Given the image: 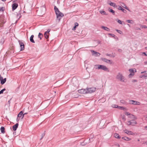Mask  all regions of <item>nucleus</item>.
I'll return each instance as SVG.
<instances>
[{"label":"nucleus","instance_id":"1","mask_svg":"<svg viewBox=\"0 0 147 147\" xmlns=\"http://www.w3.org/2000/svg\"><path fill=\"white\" fill-rule=\"evenodd\" d=\"M54 10L57 15V18L60 20L61 18L63 16V14L58 9L56 6L54 7Z\"/></svg>","mask_w":147,"mask_h":147},{"label":"nucleus","instance_id":"2","mask_svg":"<svg viewBox=\"0 0 147 147\" xmlns=\"http://www.w3.org/2000/svg\"><path fill=\"white\" fill-rule=\"evenodd\" d=\"M116 78L121 82H125V77L120 73H119L117 74L116 76Z\"/></svg>","mask_w":147,"mask_h":147},{"label":"nucleus","instance_id":"3","mask_svg":"<svg viewBox=\"0 0 147 147\" xmlns=\"http://www.w3.org/2000/svg\"><path fill=\"white\" fill-rule=\"evenodd\" d=\"M94 67L96 69H101L106 71H109L108 69L104 65H95Z\"/></svg>","mask_w":147,"mask_h":147},{"label":"nucleus","instance_id":"4","mask_svg":"<svg viewBox=\"0 0 147 147\" xmlns=\"http://www.w3.org/2000/svg\"><path fill=\"white\" fill-rule=\"evenodd\" d=\"M46 11V9L44 6L41 7L40 9L38 11L39 15L40 16H42L43 15Z\"/></svg>","mask_w":147,"mask_h":147},{"label":"nucleus","instance_id":"5","mask_svg":"<svg viewBox=\"0 0 147 147\" xmlns=\"http://www.w3.org/2000/svg\"><path fill=\"white\" fill-rule=\"evenodd\" d=\"M129 71L130 73L128 75V77L129 78H131L134 75V73L136 72V70L135 68L131 69L129 70Z\"/></svg>","mask_w":147,"mask_h":147},{"label":"nucleus","instance_id":"6","mask_svg":"<svg viewBox=\"0 0 147 147\" xmlns=\"http://www.w3.org/2000/svg\"><path fill=\"white\" fill-rule=\"evenodd\" d=\"M87 93H91L95 91L96 88L94 87L91 88H87Z\"/></svg>","mask_w":147,"mask_h":147},{"label":"nucleus","instance_id":"7","mask_svg":"<svg viewBox=\"0 0 147 147\" xmlns=\"http://www.w3.org/2000/svg\"><path fill=\"white\" fill-rule=\"evenodd\" d=\"M90 51L92 53V56L95 57H99L100 55V54L98 52H97L93 50H91Z\"/></svg>","mask_w":147,"mask_h":147},{"label":"nucleus","instance_id":"8","mask_svg":"<svg viewBox=\"0 0 147 147\" xmlns=\"http://www.w3.org/2000/svg\"><path fill=\"white\" fill-rule=\"evenodd\" d=\"M129 103L130 104L137 105H140V102L134 100H130L129 101Z\"/></svg>","mask_w":147,"mask_h":147},{"label":"nucleus","instance_id":"9","mask_svg":"<svg viewBox=\"0 0 147 147\" xmlns=\"http://www.w3.org/2000/svg\"><path fill=\"white\" fill-rule=\"evenodd\" d=\"M124 132L129 135H134L135 133L132 131L128 130L127 129H125L123 130Z\"/></svg>","mask_w":147,"mask_h":147},{"label":"nucleus","instance_id":"10","mask_svg":"<svg viewBox=\"0 0 147 147\" xmlns=\"http://www.w3.org/2000/svg\"><path fill=\"white\" fill-rule=\"evenodd\" d=\"M125 115L128 116V117L130 118L131 119H135V117L134 115L128 112H126L125 113Z\"/></svg>","mask_w":147,"mask_h":147},{"label":"nucleus","instance_id":"11","mask_svg":"<svg viewBox=\"0 0 147 147\" xmlns=\"http://www.w3.org/2000/svg\"><path fill=\"white\" fill-rule=\"evenodd\" d=\"M101 59L103 61L107 63L112 64L113 63L112 61H111L105 58H101Z\"/></svg>","mask_w":147,"mask_h":147},{"label":"nucleus","instance_id":"12","mask_svg":"<svg viewBox=\"0 0 147 147\" xmlns=\"http://www.w3.org/2000/svg\"><path fill=\"white\" fill-rule=\"evenodd\" d=\"M18 42H19V44L20 46V47H21L20 51H22L24 49V43L23 42H22L20 40H18Z\"/></svg>","mask_w":147,"mask_h":147},{"label":"nucleus","instance_id":"13","mask_svg":"<svg viewBox=\"0 0 147 147\" xmlns=\"http://www.w3.org/2000/svg\"><path fill=\"white\" fill-rule=\"evenodd\" d=\"M78 92L79 93L81 94H86L87 93V89H82L81 90H79Z\"/></svg>","mask_w":147,"mask_h":147},{"label":"nucleus","instance_id":"14","mask_svg":"<svg viewBox=\"0 0 147 147\" xmlns=\"http://www.w3.org/2000/svg\"><path fill=\"white\" fill-rule=\"evenodd\" d=\"M18 117L19 118H21V119H23L24 117V115H23V112L22 111H20L18 114Z\"/></svg>","mask_w":147,"mask_h":147},{"label":"nucleus","instance_id":"15","mask_svg":"<svg viewBox=\"0 0 147 147\" xmlns=\"http://www.w3.org/2000/svg\"><path fill=\"white\" fill-rule=\"evenodd\" d=\"M18 4L17 3H14L12 5V7L13 10H15L18 7Z\"/></svg>","mask_w":147,"mask_h":147},{"label":"nucleus","instance_id":"16","mask_svg":"<svg viewBox=\"0 0 147 147\" xmlns=\"http://www.w3.org/2000/svg\"><path fill=\"white\" fill-rule=\"evenodd\" d=\"M121 5L123 8L125 9H127L129 11H130V10H129L128 8L126 6V5L124 3H121Z\"/></svg>","mask_w":147,"mask_h":147},{"label":"nucleus","instance_id":"17","mask_svg":"<svg viewBox=\"0 0 147 147\" xmlns=\"http://www.w3.org/2000/svg\"><path fill=\"white\" fill-rule=\"evenodd\" d=\"M18 123H17L14 125L13 126V130L14 131H16V130L17 127H18Z\"/></svg>","mask_w":147,"mask_h":147},{"label":"nucleus","instance_id":"18","mask_svg":"<svg viewBox=\"0 0 147 147\" xmlns=\"http://www.w3.org/2000/svg\"><path fill=\"white\" fill-rule=\"evenodd\" d=\"M34 37V35H32L31 36H30V40L31 42L33 43H34L35 41L33 39Z\"/></svg>","mask_w":147,"mask_h":147},{"label":"nucleus","instance_id":"19","mask_svg":"<svg viewBox=\"0 0 147 147\" xmlns=\"http://www.w3.org/2000/svg\"><path fill=\"white\" fill-rule=\"evenodd\" d=\"M101 28L102 29L106 31H109L110 30L109 29L107 28V27L104 26H102Z\"/></svg>","mask_w":147,"mask_h":147},{"label":"nucleus","instance_id":"20","mask_svg":"<svg viewBox=\"0 0 147 147\" xmlns=\"http://www.w3.org/2000/svg\"><path fill=\"white\" fill-rule=\"evenodd\" d=\"M131 125L133 126L135 125L136 124H137L136 122L134 121V119H133L131 121Z\"/></svg>","mask_w":147,"mask_h":147},{"label":"nucleus","instance_id":"21","mask_svg":"<svg viewBox=\"0 0 147 147\" xmlns=\"http://www.w3.org/2000/svg\"><path fill=\"white\" fill-rule=\"evenodd\" d=\"M118 9L119 10L122 11L125 13H126V10L123 9L121 6H119Z\"/></svg>","mask_w":147,"mask_h":147},{"label":"nucleus","instance_id":"22","mask_svg":"<svg viewBox=\"0 0 147 147\" xmlns=\"http://www.w3.org/2000/svg\"><path fill=\"white\" fill-rule=\"evenodd\" d=\"M122 138L123 140L127 141H130L131 140V139L127 137H123Z\"/></svg>","mask_w":147,"mask_h":147},{"label":"nucleus","instance_id":"23","mask_svg":"<svg viewBox=\"0 0 147 147\" xmlns=\"http://www.w3.org/2000/svg\"><path fill=\"white\" fill-rule=\"evenodd\" d=\"M99 12L102 15H107V14L106 13V12L103 10H100Z\"/></svg>","mask_w":147,"mask_h":147},{"label":"nucleus","instance_id":"24","mask_svg":"<svg viewBox=\"0 0 147 147\" xmlns=\"http://www.w3.org/2000/svg\"><path fill=\"white\" fill-rule=\"evenodd\" d=\"M0 130L2 133L4 134L5 133V128L3 127H1V128Z\"/></svg>","mask_w":147,"mask_h":147},{"label":"nucleus","instance_id":"25","mask_svg":"<svg viewBox=\"0 0 147 147\" xmlns=\"http://www.w3.org/2000/svg\"><path fill=\"white\" fill-rule=\"evenodd\" d=\"M6 78L3 79V80H1V84H4L6 82Z\"/></svg>","mask_w":147,"mask_h":147},{"label":"nucleus","instance_id":"26","mask_svg":"<svg viewBox=\"0 0 147 147\" xmlns=\"http://www.w3.org/2000/svg\"><path fill=\"white\" fill-rule=\"evenodd\" d=\"M116 21H117V22L119 24H125V23H124V22H122L121 20H119L117 19L116 20Z\"/></svg>","mask_w":147,"mask_h":147},{"label":"nucleus","instance_id":"27","mask_svg":"<svg viewBox=\"0 0 147 147\" xmlns=\"http://www.w3.org/2000/svg\"><path fill=\"white\" fill-rule=\"evenodd\" d=\"M114 136L115 138L118 139L120 138L119 135L117 133H115L114 134Z\"/></svg>","mask_w":147,"mask_h":147},{"label":"nucleus","instance_id":"28","mask_svg":"<svg viewBox=\"0 0 147 147\" xmlns=\"http://www.w3.org/2000/svg\"><path fill=\"white\" fill-rule=\"evenodd\" d=\"M109 4L111 6L115 7L116 6V4L115 3L111 2Z\"/></svg>","mask_w":147,"mask_h":147},{"label":"nucleus","instance_id":"29","mask_svg":"<svg viewBox=\"0 0 147 147\" xmlns=\"http://www.w3.org/2000/svg\"><path fill=\"white\" fill-rule=\"evenodd\" d=\"M126 21L128 23H131V24H133L134 23L133 21L131 20H127Z\"/></svg>","mask_w":147,"mask_h":147},{"label":"nucleus","instance_id":"30","mask_svg":"<svg viewBox=\"0 0 147 147\" xmlns=\"http://www.w3.org/2000/svg\"><path fill=\"white\" fill-rule=\"evenodd\" d=\"M44 36L45 38L47 39L49 38V34H48L45 33Z\"/></svg>","mask_w":147,"mask_h":147},{"label":"nucleus","instance_id":"31","mask_svg":"<svg viewBox=\"0 0 147 147\" xmlns=\"http://www.w3.org/2000/svg\"><path fill=\"white\" fill-rule=\"evenodd\" d=\"M121 117L122 118V119L124 121H125V118L124 115H121Z\"/></svg>","mask_w":147,"mask_h":147},{"label":"nucleus","instance_id":"32","mask_svg":"<svg viewBox=\"0 0 147 147\" xmlns=\"http://www.w3.org/2000/svg\"><path fill=\"white\" fill-rule=\"evenodd\" d=\"M120 102L121 103H123L124 104L126 105L127 104V103L124 100H121L120 101Z\"/></svg>","mask_w":147,"mask_h":147},{"label":"nucleus","instance_id":"33","mask_svg":"<svg viewBox=\"0 0 147 147\" xmlns=\"http://www.w3.org/2000/svg\"><path fill=\"white\" fill-rule=\"evenodd\" d=\"M42 34L40 33H39V34H38V37L39 38H40V39L41 40L42 38Z\"/></svg>","mask_w":147,"mask_h":147},{"label":"nucleus","instance_id":"34","mask_svg":"<svg viewBox=\"0 0 147 147\" xmlns=\"http://www.w3.org/2000/svg\"><path fill=\"white\" fill-rule=\"evenodd\" d=\"M146 76H147L146 75H142L140 76V77L142 78H146Z\"/></svg>","mask_w":147,"mask_h":147},{"label":"nucleus","instance_id":"35","mask_svg":"<svg viewBox=\"0 0 147 147\" xmlns=\"http://www.w3.org/2000/svg\"><path fill=\"white\" fill-rule=\"evenodd\" d=\"M5 88H4L0 91V94L3 93V92L5 90Z\"/></svg>","mask_w":147,"mask_h":147},{"label":"nucleus","instance_id":"36","mask_svg":"<svg viewBox=\"0 0 147 147\" xmlns=\"http://www.w3.org/2000/svg\"><path fill=\"white\" fill-rule=\"evenodd\" d=\"M112 107L114 108H117L118 106L116 105H112Z\"/></svg>","mask_w":147,"mask_h":147},{"label":"nucleus","instance_id":"37","mask_svg":"<svg viewBox=\"0 0 147 147\" xmlns=\"http://www.w3.org/2000/svg\"><path fill=\"white\" fill-rule=\"evenodd\" d=\"M109 11L110 12H111V13H112L113 14H115V11L113 10V9H110V10H109Z\"/></svg>","mask_w":147,"mask_h":147},{"label":"nucleus","instance_id":"38","mask_svg":"<svg viewBox=\"0 0 147 147\" xmlns=\"http://www.w3.org/2000/svg\"><path fill=\"white\" fill-rule=\"evenodd\" d=\"M116 30L120 34H121L122 33V32L121 31H120V30H118L117 29Z\"/></svg>","mask_w":147,"mask_h":147},{"label":"nucleus","instance_id":"39","mask_svg":"<svg viewBox=\"0 0 147 147\" xmlns=\"http://www.w3.org/2000/svg\"><path fill=\"white\" fill-rule=\"evenodd\" d=\"M127 125H131V121H128L127 123Z\"/></svg>","mask_w":147,"mask_h":147},{"label":"nucleus","instance_id":"40","mask_svg":"<svg viewBox=\"0 0 147 147\" xmlns=\"http://www.w3.org/2000/svg\"><path fill=\"white\" fill-rule=\"evenodd\" d=\"M141 27L142 28H147V27L145 26V25H142V26H141Z\"/></svg>","mask_w":147,"mask_h":147},{"label":"nucleus","instance_id":"41","mask_svg":"<svg viewBox=\"0 0 147 147\" xmlns=\"http://www.w3.org/2000/svg\"><path fill=\"white\" fill-rule=\"evenodd\" d=\"M141 74H147V71H142L141 72Z\"/></svg>","mask_w":147,"mask_h":147},{"label":"nucleus","instance_id":"42","mask_svg":"<svg viewBox=\"0 0 147 147\" xmlns=\"http://www.w3.org/2000/svg\"><path fill=\"white\" fill-rule=\"evenodd\" d=\"M50 29H48V30H47V31L45 32V33L48 34H49V33L50 32Z\"/></svg>","mask_w":147,"mask_h":147},{"label":"nucleus","instance_id":"43","mask_svg":"<svg viewBox=\"0 0 147 147\" xmlns=\"http://www.w3.org/2000/svg\"><path fill=\"white\" fill-rule=\"evenodd\" d=\"M93 137V136L92 135H91L90 137L89 140L91 141V140H90L91 139H92Z\"/></svg>","mask_w":147,"mask_h":147},{"label":"nucleus","instance_id":"44","mask_svg":"<svg viewBox=\"0 0 147 147\" xmlns=\"http://www.w3.org/2000/svg\"><path fill=\"white\" fill-rule=\"evenodd\" d=\"M108 34L109 35H111V36H112L113 37H114V36H115V35L114 34H111V33H109V34Z\"/></svg>","mask_w":147,"mask_h":147},{"label":"nucleus","instance_id":"45","mask_svg":"<svg viewBox=\"0 0 147 147\" xmlns=\"http://www.w3.org/2000/svg\"><path fill=\"white\" fill-rule=\"evenodd\" d=\"M19 17L18 19H19L21 17L20 13L18 14L17 15V17Z\"/></svg>","mask_w":147,"mask_h":147},{"label":"nucleus","instance_id":"46","mask_svg":"<svg viewBox=\"0 0 147 147\" xmlns=\"http://www.w3.org/2000/svg\"><path fill=\"white\" fill-rule=\"evenodd\" d=\"M75 24V26H76V27L78 26V23L76 22Z\"/></svg>","mask_w":147,"mask_h":147},{"label":"nucleus","instance_id":"47","mask_svg":"<svg viewBox=\"0 0 147 147\" xmlns=\"http://www.w3.org/2000/svg\"><path fill=\"white\" fill-rule=\"evenodd\" d=\"M118 51L119 52H122V50L120 49H118Z\"/></svg>","mask_w":147,"mask_h":147},{"label":"nucleus","instance_id":"48","mask_svg":"<svg viewBox=\"0 0 147 147\" xmlns=\"http://www.w3.org/2000/svg\"><path fill=\"white\" fill-rule=\"evenodd\" d=\"M142 54H144L145 56H147V54H146L145 52L142 53Z\"/></svg>","mask_w":147,"mask_h":147},{"label":"nucleus","instance_id":"49","mask_svg":"<svg viewBox=\"0 0 147 147\" xmlns=\"http://www.w3.org/2000/svg\"><path fill=\"white\" fill-rule=\"evenodd\" d=\"M76 26H74L73 28H72V30H76Z\"/></svg>","mask_w":147,"mask_h":147},{"label":"nucleus","instance_id":"50","mask_svg":"<svg viewBox=\"0 0 147 147\" xmlns=\"http://www.w3.org/2000/svg\"><path fill=\"white\" fill-rule=\"evenodd\" d=\"M19 117H17V122L19 120H20V118H19Z\"/></svg>","mask_w":147,"mask_h":147},{"label":"nucleus","instance_id":"51","mask_svg":"<svg viewBox=\"0 0 147 147\" xmlns=\"http://www.w3.org/2000/svg\"><path fill=\"white\" fill-rule=\"evenodd\" d=\"M3 77H2L0 76V80H1H1H3Z\"/></svg>","mask_w":147,"mask_h":147},{"label":"nucleus","instance_id":"52","mask_svg":"<svg viewBox=\"0 0 147 147\" xmlns=\"http://www.w3.org/2000/svg\"><path fill=\"white\" fill-rule=\"evenodd\" d=\"M115 54H113L112 56H111V57H115Z\"/></svg>","mask_w":147,"mask_h":147},{"label":"nucleus","instance_id":"53","mask_svg":"<svg viewBox=\"0 0 147 147\" xmlns=\"http://www.w3.org/2000/svg\"><path fill=\"white\" fill-rule=\"evenodd\" d=\"M45 135V134H42V138H41V139L44 137Z\"/></svg>","mask_w":147,"mask_h":147},{"label":"nucleus","instance_id":"54","mask_svg":"<svg viewBox=\"0 0 147 147\" xmlns=\"http://www.w3.org/2000/svg\"><path fill=\"white\" fill-rule=\"evenodd\" d=\"M3 7L1 8L0 9V11H3Z\"/></svg>","mask_w":147,"mask_h":147},{"label":"nucleus","instance_id":"55","mask_svg":"<svg viewBox=\"0 0 147 147\" xmlns=\"http://www.w3.org/2000/svg\"><path fill=\"white\" fill-rule=\"evenodd\" d=\"M137 82V80H132L133 82Z\"/></svg>","mask_w":147,"mask_h":147},{"label":"nucleus","instance_id":"56","mask_svg":"<svg viewBox=\"0 0 147 147\" xmlns=\"http://www.w3.org/2000/svg\"><path fill=\"white\" fill-rule=\"evenodd\" d=\"M125 109V108L124 107H122L121 109L122 110H124Z\"/></svg>","mask_w":147,"mask_h":147},{"label":"nucleus","instance_id":"57","mask_svg":"<svg viewBox=\"0 0 147 147\" xmlns=\"http://www.w3.org/2000/svg\"><path fill=\"white\" fill-rule=\"evenodd\" d=\"M121 107H121L118 106V107H117V108H118L119 109H121Z\"/></svg>","mask_w":147,"mask_h":147},{"label":"nucleus","instance_id":"58","mask_svg":"<svg viewBox=\"0 0 147 147\" xmlns=\"http://www.w3.org/2000/svg\"><path fill=\"white\" fill-rule=\"evenodd\" d=\"M106 55L107 56H111V55H109V54H106Z\"/></svg>","mask_w":147,"mask_h":147},{"label":"nucleus","instance_id":"59","mask_svg":"<svg viewBox=\"0 0 147 147\" xmlns=\"http://www.w3.org/2000/svg\"><path fill=\"white\" fill-rule=\"evenodd\" d=\"M144 128L146 129L147 130V126H145V127H144Z\"/></svg>","mask_w":147,"mask_h":147},{"label":"nucleus","instance_id":"60","mask_svg":"<svg viewBox=\"0 0 147 147\" xmlns=\"http://www.w3.org/2000/svg\"><path fill=\"white\" fill-rule=\"evenodd\" d=\"M27 113H24V114H23V115H25L27 114Z\"/></svg>","mask_w":147,"mask_h":147},{"label":"nucleus","instance_id":"61","mask_svg":"<svg viewBox=\"0 0 147 147\" xmlns=\"http://www.w3.org/2000/svg\"><path fill=\"white\" fill-rule=\"evenodd\" d=\"M145 63H147V61H146L145 62Z\"/></svg>","mask_w":147,"mask_h":147},{"label":"nucleus","instance_id":"62","mask_svg":"<svg viewBox=\"0 0 147 147\" xmlns=\"http://www.w3.org/2000/svg\"><path fill=\"white\" fill-rule=\"evenodd\" d=\"M145 49H146L147 50V47H146L145 48Z\"/></svg>","mask_w":147,"mask_h":147},{"label":"nucleus","instance_id":"63","mask_svg":"<svg viewBox=\"0 0 147 147\" xmlns=\"http://www.w3.org/2000/svg\"><path fill=\"white\" fill-rule=\"evenodd\" d=\"M145 143L146 144H147V142H145Z\"/></svg>","mask_w":147,"mask_h":147},{"label":"nucleus","instance_id":"64","mask_svg":"<svg viewBox=\"0 0 147 147\" xmlns=\"http://www.w3.org/2000/svg\"><path fill=\"white\" fill-rule=\"evenodd\" d=\"M146 78H147V76H146Z\"/></svg>","mask_w":147,"mask_h":147}]
</instances>
